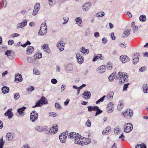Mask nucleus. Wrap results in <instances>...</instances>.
<instances>
[{"label": "nucleus", "instance_id": "f257e3e1", "mask_svg": "<svg viewBox=\"0 0 148 148\" xmlns=\"http://www.w3.org/2000/svg\"><path fill=\"white\" fill-rule=\"evenodd\" d=\"M118 75L119 76V83L120 84H122L128 81V75L127 73L119 72L118 73Z\"/></svg>", "mask_w": 148, "mask_h": 148}, {"label": "nucleus", "instance_id": "f03ea898", "mask_svg": "<svg viewBox=\"0 0 148 148\" xmlns=\"http://www.w3.org/2000/svg\"><path fill=\"white\" fill-rule=\"evenodd\" d=\"M47 26L46 22H45L41 24L38 34L40 36L45 35L47 33Z\"/></svg>", "mask_w": 148, "mask_h": 148}, {"label": "nucleus", "instance_id": "7ed1b4c3", "mask_svg": "<svg viewBox=\"0 0 148 148\" xmlns=\"http://www.w3.org/2000/svg\"><path fill=\"white\" fill-rule=\"evenodd\" d=\"M47 104V99L45 97H42L40 100L36 102V105L34 106H33L32 107L34 108L36 107H40L43 104Z\"/></svg>", "mask_w": 148, "mask_h": 148}, {"label": "nucleus", "instance_id": "20e7f679", "mask_svg": "<svg viewBox=\"0 0 148 148\" xmlns=\"http://www.w3.org/2000/svg\"><path fill=\"white\" fill-rule=\"evenodd\" d=\"M68 133V132L66 131L60 134L59 138L62 143H64L66 142Z\"/></svg>", "mask_w": 148, "mask_h": 148}, {"label": "nucleus", "instance_id": "39448f33", "mask_svg": "<svg viewBox=\"0 0 148 148\" xmlns=\"http://www.w3.org/2000/svg\"><path fill=\"white\" fill-rule=\"evenodd\" d=\"M133 125L131 123H125L124 125V131L125 132L128 133L133 129Z\"/></svg>", "mask_w": 148, "mask_h": 148}, {"label": "nucleus", "instance_id": "423d86ee", "mask_svg": "<svg viewBox=\"0 0 148 148\" xmlns=\"http://www.w3.org/2000/svg\"><path fill=\"white\" fill-rule=\"evenodd\" d=\"M58 126L57 125H56V126L54 125L49 130H47V131L46 132V133L47 134H54L58 131Z\"/></svg>", "mask_w": 148, "mask_h": 148}, {"label": "nucleus", "instance_id": "0eeeda50", "mask_svg": "<svg viewBox=\"0 0 148 148\" xmlns=\"http://www.w3.org/2000/svg\"><path fill=\"white\" fill-rule=\"evenodd\" d=\"M91 142L90 138H85L84 137L81 138V145H86L90 144Z\"/></svg>", "mask_w": 148, "mask_h": 148}, {"label": "nucleus", "instance_id": "6e6552de", "mask_svg": "<svg viewBox=\"0 0 148 148\" xmlns=\"http://www.w3.org/2000/svg\"><path fill=\"white\" fill-rule=\"evenodd\" d=\"M38 117V114L35 111H34L31 113L30 118L31 120L34 122L37 119Z\"/></svg>", "mask_w": 148, "mask_h": 148}, {"label": "nucleus", "instance_id": "1a4fd4ad", "mask_svg": "<svg viewBox=\"0 0 148 148\" xmlns=\"http://www.w3.org/2000/svg\"><path fill=\"white\" fill-rule=\"evenodd\" d=\"M47 127L46 126H37L35 128V130L37 131L38 132H43L44 131H47Z\"/></svg>", "mask_w": 148, "mask_h": 148}, {"label": "nucleus", "instance_id": "9d476101", "mask_svg": "<svg viewBox=\"0 0 148 148\" xmlns=\"http://www.w3.org/2000/svg\"><path fill=\"white\" fill-rule=\"evenodd\" d=\"M64 43L63 41L60 40L57 44V47L59 49V50L62 51H63L64 48Z\"/></svg>", "mask_w": 148, "mask_h": 148}, {"label": "nucleus", "instance_id": "9b49d317", "mask_svg": "<svg viewBox=\"0 0 148 148\" xmlns=\"http://www.w3.org/2000/svg\"><path fill=\"white\" fill-rule=\"evenodd\" d=\"M76 56L77 62L79 64L83 63L84 61L83 57L79 53H77Z\"/></svg>", "mask_w": 148, "mask_h": 148}, {"label": "nucleus", "instance_id": "f8f14e48", "mask_svg": "<svg viewBox=\"0 0 148 148\" xmlns=\"http://www.w3.org/2000/svg\"><path fill=\"white\" fill-rule=\"evenodd\" d=\"M27 25V21L26 19H23V21L18 23L17 25V28L18 29L22 28L25 26Z\"/></svg>", "mask_w": 148, "mask_h": 148}, {"label": "nucleus", "instance_id": "ddd939ff", "mask_svg": "<svg viewBox=\"0 0 148 148\" xmlns=\"http://www.w3.org/2000/svg\"><path fill=\"white\" fill-rule=\"evenodd\" d=\"M82 97L85 99H90L91 97V94L90 92L87 91H85L82 95Z\"/></svg>", "mask_w": 148, "mask_h": 148}, {"label": "nucleus", "instance_id": "4468645a", "mask_svg": "<svg viewBox=\"0 0 148 148\" xmlns=\"http://www.w3.org/2000/svg\"><path fill=\"white\" fill-rule=\"evenodd\" d=\"M132 57L134 58L133 59V63L134 64H135L139 60L138 58L139 56L138 53H135L133 54Z\"/></svg>", "mask_w": 148, "mask_h": 148}, {"label": "nucleus", "instance_id": "2eb2a0df", "mask_svg": "<svg viewBox=\"0 0 148 148\" xmlns=\"http://www.w3.org/2000/svg\"><path fill=\"white\" fill-rule=\"evenodd\" d=\"M22 80V77L21 75L19 74H16L15 77V81L16 82H19Z\"/></svg>", "mask_w": 148, "mask_h": 148}, {"label": "nucleus", "instance_id": "dca6fc26", "mask_svg": "<svg viewBox=\"0 0 148 148\" xmlns=\"http://www.w3.org/2000/svg\"><path fill=\"white\" fill-rule=\"evenodd\" d=\"M107 107L108 113H111L113 110L114 105L112 102L109 103L107 105Z\"/></svg>", "mask_w": 148, "mask_h": 148}, {"label": "nucleus", "instance_id": "f3484780", "mask_svg": "<svg viewBox=\"0 0 148 148\" xmlns=\"http://www.w3.org/2000/svg\"><path fill=\"white\" fill-rule=\"evenodd\" d=\"M120 59L122 63H125L129 61L130 58L127 56H120Z\"/></svg>", "mask_w": 148, "mask_h": 148}, {"label": "nucleus", "instance_id": "a211bd4d", "mask_svg": "<svg viewBox=\"0 0 148 148\" xmlns=\"http://www.w3.org/2000/svg\"><path fill=\"white\" fill-rule=\"evenodd\" d=\"M82 137H81L80 135H77V136L76 137H75V138H74L75 140V144H78L79 145H81V138Z\"/></svg>", "mask_w": 148, "mask_h": 148}, {"label": "nucleus", "instance_id": "6ab92c4d", "mask_svg": "<svg viewBox=\"0 0 148 148\" xmlns=\"http://www.w3.org/2000/svg\"><path fill=\"white\" fill-rule=\"evenodd\" d=\"M11 111L12 109H9L4 114L5 116H8V118L9 119L11 118L13 115V113Z\"/></svg>", "mask_w": 148, "mask_h": 148}, {"label": "nucleus", "instance_id": "aec40b11", "mask_svg": "<svg viewBox=\"0 0 148 148\" xmlns=\"http://www.w3.org/2000/svg\"><path fill=\"white\" fill-rule=\"evenodd\" d=\"M5 54L10 59L12 58L14 56V54L12 53V51L10 50H8L6 51L5 52Z\"/></svg>", "mask_w": 148, "mask_h": 148}, {"label": "nucleus", "instance_id": "412c9836", "mask_svg": "<svg viewBox=\"0 0 148 148\" xmlns=\"http://www.w3.org/2000/svg\"><path fill=\"white\" fill-rule=\"evenodd\" d=\"M6 136L9 141H11L13 140L14 137V135L13 133L10 132L7 134Z\"/></svg>", "mask_w": 148, "mask_h": 148}, {"label": "nucleus", "instance_id": "4be33fe9", "mask_svg": "<svg viewBox=\"0 0 148 148\" xmlns=\"http://www.w3.org/2000/svg\"><path fill=\"white\" fill-rule=\"evenodd\" d=\"M91 7V5L90 3H86L82 6V9L83 10L87 11Z\"/></svg>", "mask_w": 148, "mask_h": 148}, {"label": "nucleus", "instance_id": "5701e85b", "mask_svg": "<svg viewBox=\"0 0 148 148\" xmlns=\"http://www.w3.org/2000/svg\"><path fill=\"white\" fill-rule=\"evenodd\" d=\"M77 135H78V134H76L74 132H71L69 134L68 138H69L71 139H74V138H75V137L77 136Z\"/></svg>", "mask_w": 148, "mask_h": 148}, {"label": "nucleus", "instance_id": "b1692460", "mask_svg": "<svg viewBox=\"0 0 148 148\" xmlns=\"http://www.w3.org/2000/svg\"><path fill=\"white\" fill-rule=\"evenodd\" d=\"M26 108L25 107H23L21 108L18 109L17 112L22 116L23 115L25 114V112H24V110Z\"/></svg>", "mask_w": 148, "mask_h": 148}, {"label": "nucleus", "instance_id": "393cba45", "mask_svg": "<svg viewBox=\"0 0 148 148\" xmlns=\"http://www.w3.org/2000/svg\"><path fill=\"white\" fill-rule=\"evenodd\" d=\"M135 23L132 22L131 25V27L132 28V32L134 33L137 32L138 29V27L137 26H135Z\"/></svg>", "mask_w": 148, "mask_h": 148}, {"label": "nucleus", "instance_id": "a878e982", "mask_svg": "<svg viewBox=\"0 0 148 148\" xmlns=\"http://www.w3.org/2000/svg\"><path fill=\"white\" fill-rule=\"evenodd\" d=\"M105 66L104 65H102L99 67L98 69L97 70V72L99 73H103L105 72Z\"/></svg>", "mask_w": 148, "mask_h": 148}, {"label": "nucleus", "instance_id": "bb28decb", "mask_svg": "<svg viewBox=\"0 0 148 148\" xmlns=\"http://www.w3.org/2000/svg\"><path fill=\"white\" fill-rule=\"evenodd\" d=\"M73 68V65L71 64H69L66 65L65 69L67 71H71Z\"/></svg>", "mask_w": 148, "mask_h": 148}, {"label": "nucleus", "instance_id": "cd10ccee", "mask_svg": "<svg viewBox=\"0 0 148 148\" xmlns=\"http://www.w3.org/2000/svg\"><path fill=\"white\" fill-rule=\"evenodd\" d=\"M110 127H108L105 129L103 131L102 133L103 135L108 134V133L111 131Z\"/></svg>", "mask_w": 148, "mask_h": 148}, {"label": "nucleus", "instance_id": "c85d7f7f", "mask_svg": "<svg viewBox=\"0 0 148 148\" xmlns=\"http://www.w3.org/2000/svg\"><path fill=\"white\" fill-rule=\"evenodd\" d=\"M88 111L89 112L92 111H96L98 109V107L97 106H95L92 107L91 106H89L88 107Z\"/></svg>", "mask_w": 148, "mask_h": 148}, {"label": "nucleus", "instance_id": "c756f323", "mask_svg": "<svg viewBox=\"0 0 148 148\" xmlns=\"http://www.w3.org/2000/svg\"><path fill=\"white\" fill-rule=\"evenodd\" d=\"M1 90L2 92L4 94L7 93L9 91V88L7 86H4L2 87Z\"/></svg>", "mask_w": 148, "mask_h": 148}, {"label": "nucleus", "instance_id": "7c9ffc66", "mask_svg": "<svg viewBox=\"0 0 148 148\" xmlns=\"http://www.w3.org/2000/svg\"><path fill=\"white\" fill-rule=\"evenodd\" d=\"M142 88L144 93H146L148 92V85L147 84H143Z\"/></svg>", "mask_w": 148, "mask_h": 148}, {"label": "nucleus", "instance_id": "2f4dec72", "mask_svg": "<svg viewBox=\"0 0 148 148\" xmlns=\"http://www.w3.org/2000/svg\"><path fill=\"white\" fill-rule=\"evenodd\" d=\"M114 94L113 92H110L107 95V98L109 101H110L112 99Z\"/></svg>", "mask_w": 148, "mask_h": 148}, {"label": "nucleus", "instance_id": "473e14b6", "mask_svg": "<svg viewBox=\"0 0 148 148\" xmlns=\"http://www.w3.org/2000/svg\"><path fill=\"white\" fill-rule=\"evenodd\" d=\"M75 20L76 21V23L78 24V25L81 27L82 26L81 25V24L82 22V18L81 17H77L76 18Z\"/></svg>", "mask_w": 148, "mask_h": 148}, {"label": "nucleus", "instance_id": "72a5a7b5", "mask_svg": "<svg viewBox=\"0 0 148 148\" xmlns=\"http://www.w3.org/2000/svg\"><path fill=\"white\" fill-rule=\"evenodd\" d=\"M103 58L102 57V55L101 54H98L97 56H95L92 60L93 62L96 61L97 59H99L100 60H102Z\"/></svg>", "mask_w": 148, "mask_h": 148}, {"label": "nucleus", "instance_id": "f704fd0d", "mask_svg": "<svg viewBox=\"0 0 148 148\" xmlns=\"http://www.w3.org/2000/svg\"><path fill=\"white\" fill-rule=\"evenodd\" d=\"M80 51L81 52L85 54H88L89 52V50L86 49L84 47H82L80 49Z\"/></svg>", "mask_w": 148, "mask_h": 148}, {"label": "nucleus", "instance_id": "c9c22d12", "mask_svg": "<svg viewBox=\"0 0 148 148\" xmlns=\"http://www.w3.org/2000/svg\"><path fill=\"white\" fill-rule=\"evenodd\" d=\"M34 49L33 47L32 46L28 47L27 49V53L28 54H31L34 51Z\"/></svg>", "mask_w": 148, "mask_h": 148}, {"label": "nucleus", "instance_id": "e433bc0d", "mask_svg": "<svg viewBox=\"0 0 148 148\" xmlns=\"http://www.w3.org/2000/svg\"><path fill=\"white\" fill-rule=\"evenodd\" d=\"M42 48L44 50L48 53H49L50 52V49L48 47V46H47L46 44H44L42 46Z\"/></svg>", "mask_w": 148, "mask_h": 148}, {"label": "nucleus", "instance_id": "4c0bfd02", "mask_svg": "<svg viewBox=\"0 0 148 148\" xmlns=\"http://www.w3.org/2000/svg\"><path fill=\"white\" fill-rule=\"evenodd\" d=\"M123 105V101L121 100L119 102V104L118 105V109L119 110H121L122 108Z\"/></svg>", "mask_w": 148, "mask_h": 148}, {"label": "nucleus", "instance_id": "58836bf2", "mask_svg": "<svg viewBox=\"0 0 148 148\" xmlns=\"http://www.w3.org/2000/svg\"><path fill=\"white\" fill-rule=\"evenodd\" d=\"M146 16L144 15H140L139 18L140 21L142 22H144L146 21Z\"/></svg>", "mask_w": 148, "mask_h": 148}, {"label": "nucleus", "instance_id": "ea45409f", "mask_svg": "<svg viewBox=\"0 0 148 148\" xmlns=\"http://www.w3.org/2000/svg\"><path fill=\"white\" fill-rule=\"evenodd\" d=\"M116 75V72H114L113 73H112L108 77L109 80L111 81H113Z\"/></svg>", "mask_w": 148, "mask_h": 148}, {"label": "nucleus", "instance_id": "a19ab883", "mask_svg": "<svg viewBox=\"0 0 148 148\" xmlns=\"http://www.w3.org/2000/svg\"><path fill=\"white\" fill-rule=\"evenodd\" d=\"M1 5L2 7L3 8H5L7 6V3L5 0H3L0 1Z\"/></svg>", "mask_w": 148, "mask_h": 148}, {"label": "nucleus", "instance_id": "79ce46f5", "mask_svg": "<svg viewBox=\"0 0 148 148\" xmlns=\"http://www.w3.org/2000/svg\"><path fill=\"white\" fill-rule=\"evenodd\" d=\"M105 13L103 12H100L97 13L96 16L97 17H102L104 15Z\"/></svg>", "mask_w": 148, "mask_h": 148}, {"label": "nucleus", "instance_id": "37998d69", "mask_svg": "<svg viewBox=\"0 0 148 148\" xmlns=\"http://www.w3.org/2000/svg\"><path fill=\"white\" fill-rule=\"evenodd\" d=\"M113 66V64L110 63H108L106 66V68L108 70H111Z\"/></svg>", "mask_w": 148, "mask_h": 148}, {"label": "nucleus", "instance_id": "c03bdc74", "mask_svg": "<svg viewBox=\"0 0 148 148\" xmlns=\"http://www.w3.org/2000/svg\"><path fill=\"white\" fill-rule=\"evenodd\" d=\"M130 29H126L124 31L123 33L126 37H127L130 34Z\"/></svg>", "mask_w": 148, "mask_h": 148}, {"label": "nucleus", "instance_id": "a18cd8bd", "mask_svg": "<svg viewBox=\"0 0 148 148\" xmlns=\"http://www.w3.org/2000/svg\"><path fill=\"white\" fill-rule=\"evenodd\" d=\"M130 111V109H127L125 112H122V115L125 117H126L127 116L129 115V112Z\"/></svg>", "mask_w": 148, "mask_h": 148}, {"label": "nucleus", "instance_id": "49530a36", "mask_svg": "<svg viewBox=\"0 0 148 148\" xmlns=\"http://www.w3.org/2000/svg\"><path fill=\"white\" fill-rule=\"evenodd\" d=\"M40 9V4L39 3H37L35 5L34 9L39 11Z\"/></svg>", "mask_w": 148, "mask_h": 148}, {"label": "nucleus", "instance_id": "de8ad7c7", "mask_svg": "<svg viewBox=\"0 0 148 148\" xmlns=\"http://www.w3.org/2000/svg\"><path fill=\"white\" fill-rule=\"evenodd\" d=\"M106 96L105 95L103 96L102 97L100 98L98 100H97L96 102V103L97 104H98L100 102H102L103 101L105 98L106 97Z\"/></svg>", "mask_w": 148, "mask_h": 148}, {"label": "nucleus", "instance_id": "09e8293b", "mask_svg": "<svg viewBox=\"0 0 148 148\" xmlns=\"http://www.w3.org/2000/svg\"><path fill=\"white\" fill-rule=\"evenodd\" d=\"M55 107L56 109H61L62 107L58 103H56L55 104Z\"/></svg>", "mask_w": 148, "mask_h": 148}, {"label": "nucleus", "instance_id": "8fccbe9b", "mask_svg": "<svg viewBox=\"0 0 148 148\" xmlns=\"http://www.w3.org/2000/svg\"><path fill=\"white\" fill-rule=\"evenodd\" d=\"M19 97L20 95L18 93H16L14 95V98L15 100H18Z\"/></svg>", "mask_w": 148, "mask_h": 148}, {"label": "nucleus", "instance_id": "3c124183", "mask_svg": "<svg viewBox=\"0 0 148 148\" xmlns=\"http://www.w3.org/2000/svg\"><path fill=\"white\" fill-rule=\"evenodd\" d=\"M3 137H2L1 139L0 140V148H3V145L4 143V142L3 140Z\"/></svg>", "mask_w": 148, "mask_h": 148}, {"label": "nucleus", "instance_id": "603ef678", "mask_svg": "<svg viewBox=\"0 0 148 148\" xmlns=\"http://www.w3.org/2000/svg\"><path fill=\"white\" fill-rule=\"evenodd\" d=\"M63 19L64 22L62 23V24L64 25L66 24L67 22L68 21L69 18L68 17H63Z\"/></svg>", "mask_w": 148, "mask_h": 148}, {"label": "nucleus", "instance_id": "864d4df0", "mask_svg": "<svg viewBox=\"0 0 148 148\" xmlns=\"http://www.w3.org/2000/svg\"><path fill=\"white\" fill-rule=\"evenodd\" d=\"M49 116H52L53 117H55L57 116L58 115L56 113L54 112H50L49 113Z\"/></svg>", "mask_w": 148, "mask_h": 148}, {"label": "nucleus", "instance_id": "5fc2aeb1", "mask_svg": "<svg viewBox=\"0 0 148 148\" xmlns=\"http://www.w3.org/2000/svg\"><path fill=\"white\" fill-rule=\"evenodd\" d=\"M34 87L32 86H30L29 87H28L27 89V90L28 91H32L34 90Z\"/></svg>", "mask_w": 148, "mask_h": 148}, {"label": "nucleus", "instance_id": "6e6d98bb", "mask_svg": "<svg viewBox=\"0 0 148 148\" xmlns=\"http://www.w3.org/2000/svg\"><path fill=\"white\" fill-rule=\"evenodd\" d=\"M97 112L95 113V115L96 116L98 114H101L102 112V111L100 109H99V108L98 107V109L97 110Z\"/></svg>", "mask_w": 148, "mask_h": 148}, {"label": "nucleus", "instance_id": "4d7b16f0", "mask_svg": "<svg viewBox=\"0 0 148 148\" xmlns=\"http://www.w3.org/2000/svg\"><path fill=\"white\" fill-rule=\"evenodd\" d=\"M55 0H49V5L52 6L54 4Z\"/></svg>", "mask_w": 148, "mask_h": 148}, {"label": "nucleus", "instance_id": "13d9d810", "mask_svg": "<svg viewBox=\"0 0 148 148\" xmlns=\"http://www.w3.org/2000/svg\"><path fill=\"white\" fill-rule=\"evenodd\" d=\"M129 84V83H127L124 85L123 91H125L127 90V89L128 88Z\"/></svg>", "mask_w": 148, "mask_h": 148}, {"label": "nucleus", "instance_id": "bf43d9fd", "mask_svg": "<svg viewBox=\"0 0 148 148\" xmlns=\"http://www.w3.org/2000/svg\"><path fill=\"white\" fill-rule=\"evenodd\" d=\"M90 34V29L89 28H88L86 30L85 33V35L87 36L88 35Z\"/></svg>", "mask_w": 148, "mask_h": 148}, {"label": "nucleus", "instance_id": "052dcab7", "mask_svg": "<svg viewBox=\"0 0 148 148\" xmlns=\"http://www.w3.org/2000/svg\"><path fill=\"white\" fill-rule=\"evenodd\" d=\"M33 73H34L37 75L40 74V72L39 71L37 70L36 69H34L33 70Z\"/></svg>", "mask_w": 148, "mask_h": 148}, {"label": "nucleus", "instance_id": "680f3d73", "mask_svg": "<svg viewBox=\"0 0 148 148\" xmlns=\"http://www.w3.org/2000/svg\"><path fill=\"white\" fill-rule=\"evenodd\" d=\"M42 53H38V54H36V58H37L38 59H39L42 57Z\"/></svg>", "mask_w": 148, "mask_h": 148}, {"label": "nucleus", "instance_id": "e2e57ef3", "mask_svg": "<svg viewBox=\"0 0 148 148\" xmlns=\"http://www.w3.org/2000/svg\"><path fill=\"white\" fill-rule=\"evenodd\" d=\"M51 82L53 84H56L57 82V80L56 79H53L51 80Z\"/></svg>", "mask_w": 148, "mask_h": 148}, {"label": "nucleus", "instance_id": "0e129e2a", "mask_svg": "<svg viewBox=\"0 0 148 148\" xmlns=\"http://www.w3.org/2000/svg\"><path fill=\"white\" fill-rule=\"evenodd\" d=\"M86 123L88 127H90L91 125V122L90 120H88Z\"/></svg>", "mask_w": 148, "mask_h": 148}, {"label": "nucleus", "instance_id": "69168bd1", "mask_svg": "<svg viewBox=\"0 0 148 148\" xmlns=\"http://www.w3.org/2000/svg\"><path fill=\"white\" fill-rule=\"evenodd\" d=\"M146 69V67L144 66L140 68L139 69V71L140 72L144 71Z\"/></svg>", "mask_w": 148, "mask_h": 148}, {"label": "nucleus", "instance_id": "338daca9", "mask_svg": "<svg viewBox=\"0 0 148 148\" xmlns=\"http://www.w3.org/2000/svg\"><path fill=\"white\" fill-rule=\"evenodd\" d=\"M66 86L65 85H62L61 87V91L63 92L64 91L65 89L66 88Z\"/></svg>", "mask_w": 148, "mask_h": 148}, {"label": "nucleus", "instance_id": "774afa93", "mask_svg": "<svg viewBox=\"0 0 148 148\" xmlns=\"http://www.w3.org/2000/svg\"><path fill=\"white\" fill-rule=\"evenodd\" d=\"M14 43V41L12 40H10L8 41V44L9 45H12Z\"/></svg>", "mask_w": 148, "mask_h": 148}]
</instances>
